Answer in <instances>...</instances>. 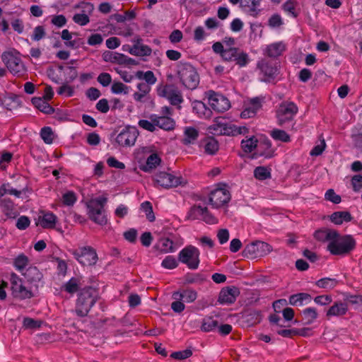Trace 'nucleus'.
<instances>
[{
  "mask_svg": "<svg viewBox=\"0 0 362 362\" xmlns=\"http://www.w3.org/2000/svg\"><path fill=\"white\" fill-rule=\"evenodd\" d=\"M317 240L327 243V250L334 255H343L350 252L356 245L351 235H341L329 228H321L315 231Z\"/></svg>",
  "mask_w": 362,
  "mask_h": 362,
  "instance_id": "1",
  "label": "nucleus"
},
{
  "mask_svg": "<svg viewBox=\"0 0 362 362\" xmlns=\"http://www.w3.org/2000/svg\"><path fill=\"white\" fill-rule=\"evenodd\" d=\"M177 74L182 84L189 90H194L199 83V76L189 63L180 62L177 65Z\"/></svg>",
  "mask_w": 362,
  "mask_h": 362,
  "instance_id": "2",
  "label": "nucleus"
},
{
  "mask_svg": "<svg viewBox=\"0 0 362 362\" xmlns=\"http://www.w3.org/2000/svg\"><path fill=\"white\" fill-rule=\"evenodd\" d=\"M98 298V291L93 287L82 289L78 296L76 313L83 317L88 314Z\"/></svg>",
  "mask_w": 362,
  "mask_h": 362,
  "instance_id": "3",
  "label": "nucleus"
},
{
  "mask_svg": "<svg viewBox=\"0 0 362 362\" xmlns=\"http://www.w3.org/2000/svg\"><path fill=\"white\" fill-rule=\"evenodd\" d=\"M107 202L106 197H100L92 199L87 203L89 217L95 223L101 226L107 224V220L104 210Z\"/></svg>",
  "mask_w": 362,
  "mask_h": 362,
  "instance_id": "4",
  "label": "nucleus"
},
{
  "mask_svg": "<svg viewBox=\"0 0 362 362\" xmlns=\"http://www.w3.org/2000/svg\"><path fill=\"white\" fill-rule=\"evenodd\" d=\"M197 296V292L192 288L175 291L172 295L174 301L171 304V308L174 312L180 313L185 309V303H192L196 300Z\"/></svg>",
  "mask_w": 362,
  "mask_h": 362,
  "instance_id": "5",
  "label": "nucleus"
},
{
  "mask_svg": "<svg viewBox=\"0 0 362 362\" xmlns=\"http://www.w3.org/2000/svg\"><path fill=\"white\" fill-rule=\"evenodd\" d=\"M1 60L7 69L14 75L21 74L25 71L23 62L20 54L16 50L4 52L1 54Z\"/></svg>",
  "mask_w": 362,
  "mask_h": 362,
  "instance_id": "6",
  "label": "nucleus"
},
{
  "mask_svg": "<svg viewBox=\"0 0 362 362\" xmlns=\"http://www.w3.org/2000/svg\"><path fill=\"white\" fill-rule=\"evenodd\" d=\"M69 252L81 264L84 266L93 265L98 260L95 251L88 246L81 247L76 250H70Z\"/></svg>",
  "mask_w": 362,
  "mask_h": 362,
  "instance_id": "7",
  "label": "nucleus"
},
{
  "mask_svg": "<svg viewBox=\"0 0 362 362\" xmlns=\"http://www.w3.org/2000/svg\"><path fill=\"white\" fill-rule=\"evenodd\" d=\"M12 295L19 299L30 298L33 296L31 288L16 274L11 276Z\"/></svg>",
  "mask_w": 362,
  "mask_h": 362,
  "instance_id": "8",
  "label": "nucleus"
},
{
  "mask_svg": "<svg viewBox=\"0 0 362 362\" xmlns=\"http://www.w3.org/2000/svg\"><path fill=\"white\" fill-rule=\"evenodd\" d=\"M199 251L194 246H188L179 253L180 261L185 264L189 269H196L199 264Z\"/></svg>",
  "mask_w": 362,
  "mask_h": 362,
  "instance_id": "9",
  "label": "nucleus"
},
{
  "mask_svg": "<svg viewBox=\"0 0 362 362\" xmlns=\"http://www.w3.org/2000/svg\"><path fill=\"white\" fill-rule=\"evenodd\" d=\"M298 108L293 102H283L276 110L278 123L282 126L285 122L291 121L298 112Z\"/></svg>",
  "mask_w": 362,
  "mask_h": 362,
  "instance_id": "10",
  "label": "nucleus"
},
{
  "mask_svg": "<svg viewBox=\"0 0 362 362\" xmlns=\"http://www.w3.org/2000/svg\"><path fill=\"white\" fill-rule=\"evenodd\" d=\"M158 95L165 98L171 105H179L183 102L181 91L173 84H167L158 89Z\"/></svg>",
  "mask_w": 362,
  "mask_h": 362,
  "instance_id": "11",
  "label": "nucleus"
},
{
  "mask_svg": "<svg viewBox=\"0 0 362 362\" xmlns=\"http://www.w3.org/2000/svg\"><path fill=\"white\" fill-rule=\"evenodd\" d=\"M154 181L164 188L176 187L186 184L182 177H177L166 172H160L154 175Z\"/></svg>",
  "mask_w": 362,
  "mask_h": 362,
  "instance_id": "12",
  "label": "nucleus"
},
{
  "mask_svg": "<svg viewBox=\"0 0 362 362\" xmlns=\"http://www.w3.org/2000/svg\"><path fill=\"white\" fill-rule=\"evenodd\" d=\"M222 59L226 62H235L240 66H245L249 62L248 54L237 47L226 48Z\"/></svg>",
  "mask_w": 362,
  "mask_h": 362,
  "instance_id": "13",
  "label": "nucleus"
},
{
  "mask_svg": "<svg viewBox=\"0 0 362 362\" xmlns=\"http://www.w3.org/2000/svg\"><path fill=\"white\" fill-rule=\"evenodd\" d=\"M208 99L211 108L218 112H223L230 107V101L226 97L213 90L208 92Z\"/></svg>",
  "mask_w": 362,
  "mask_h": 362,
  "instance_id": "14",
  "label": "nucleus"
},
{
  "mask_svg": "<svg viewBox=\"0 0 362 362\" xmlns=\"http://www.w3.org/2000/svg\"><path fill=\"white\" fill-rule=\"evenodd\" d=\"M272 251V247L264 242L257 241L247 245L245 248V253L251 257H263Z\"/></svg>",
  "mask_w": 362,
  "mask_h": 362,
  "instance_id": "15",
  "label": "nucleus"
},
{
  "mask_svg": "<svg viewBox=\"0 0 362 362\" xmlns=\"http://www.w3.org/2000/svg\"><path fill=\"white\" fill-rule=\"evenodd\" d=\"M139 131L135 127H127L117 135L116 142L122 146H131L135 144Z\"/></svg>",
  "mask_w": 362,
  "mask_h": 362,
  "instance_id": "16",
  "label": "nucleus"
},
{
  "mask_svg": "<svg viewBox=\"0 0 362 362\" xmlns=\"http://www.w3.org/2000/svg\"><path fill=\"white\" fill-rule=\"evenodd\" d=\"M230 193L228 189L217 188L211 192L209 202L213 207L218 209L225 206L230 200Z\"/></svg>",
  "mask_w": 362,
  "mask_h": 362,
  "instance_id": "17",
  "label": "nucleus"
},
{
  "mask_svg": "<svg viewBox=\"0 0 362 362\" xmlns=\"http://www.w3.org/2000/svg\"><path fill=\"white\" fill-rule=\"evenodd\" d=\"M234 124L227 122L224 117H216L209 129L215 134L231 136Z\"/></svg>",
  "mask_w": 362,
  "mask_h": 362,
  "instance_id": "18",
  "label": "nucleus"
},
{
  "mask_svg": "<svg viewBox=\"0 0 362 362\" xmlns=\"http://www.w3.org/2000/svg\"><path fill=\"white\" fill-rule=\"evenodd\" d=\"M76 8L83 9V13H76L73 16V21L75 23L83 26L90 22L88 14H90L94 10V6L89 2H81L76 6Z\"/></svg>",
  "mask_w": 362,
  "mask_h": 362,
  "instance_id": "19",
  "label": "nucleus"
},
{
  "mask_svg": "<svg viewBox=\"0 0 362 362\" xmlns=\"http://www.w3.org/2000/svg\"><path fill=\"white\" fill-rule=\"evenodd\" d=\"M190 215L194 218L203 219L207 224L214 225L218 223L216 218L210 214L206 207L194 206L190 210Z\"/></svg>",
  "mask_w": 362,
  "mask_h": 362,
  "instance_id": "20",
  "label": "nucleus"
},
{
  "mask_svg": "<svg viewBox=\"0 0 362 362\" xmlns=\"http://www.w3.org/2000/svg\"><path fill=\"white\" fill-rule=\"evenodd\" d=\"M240 294L237 287H226L221 290L218 301L221 305H228L234 303Z\"/></svg>",
  "mask_w": 362,
  "mask_h": 362,
  "instance_id": "21",
  "label": "nucleus"
},
{
  "mask_svg": "<svg viewBox=\"0 0 362 362\" xmlns=\"http://www.w3.org/2000/svg\"><path fill=\"white\" fill-rule=\"evenodd\" d=\"M262 101L263 98L259 97L250 99L247 107L241 112V117L246 119L255 117L257 111L262 108Z\"/></svg>",
  "mask_w": 362,
  "mask_h": 362,
  "instance_id": "22",
  "label": "nucleus"
},
{
  "mask_svg": "<svg viewBox=\"0 0 362 362\" xmlns=\"http://www.w3.org/2000/svg\"><path fill=\"white\" fill-rule=\"evenodd\" d=\"M257 67L261 70L262 73L268 78L265 81H269L270 79H274L279 74L277 66L264 59L258 62Z\"/></svg>",
  "mask_w": 362,
  "mask_h": 362,
  "instance_id": "23",
  "label": "nucleus"
},
{
  "mask_svg": "<svg viewBox=\"0 0 362 362\" xmlns=\"http://www.w3.org/2000/svg\"><path fill=\"white\" fill-rule=\"evenodd\" d=\"M156 128L158 127L165 131H172L175 127V121L167 115L153 114Z\"/></svg>",
  "mask_w": 362,
  "mask_h": 362,
  "instance_id": "24",
  "label": "nucleus"
},
{
  "mask_svg": "<svg viewBox=\"0 0 362 362\" xmlns=\"http://www.w3.org/2000/svg\"><path fill=\"white\" fill-rule=\"evenodd\" d=\"M255 155L267 158H270L274 156V150L272 148V143L268 139L259 141Z\"/></svg>",
  "mask_w": 362,
  "mask_h": 362,
  "instance_id": "25",
  "label": "nucleus"
},
{
  "mask_svg": "<svg viewBox=\"0 0 362 362\" xmlns=\"http://www.w3.org/2000/svg\"><path fill=\"white\" fill-rule=\"evenodd\" d=\"M141 39L137 38L135 41V44L129 49L130 54L135 56H149L151 54V49L147 46L141 43Z\"/></svg>",
  "mask_w": 362,
  "mask_h": 362,
  "instance_id": "26",
  "label": "nucleus"
},
{
  "mask_svg": "<svg viewBox=\"0 0 362 362\" xmlns=\"http://www.w3.org/2000/svg\"><path fill=\"white\" fill-rule=\"evenodd\" d=\"M32 103L42 112L47 115L54 113V109L48 103V100L42 98H33Z\"/></svg>",
  "mask_w": 362,
  "mask_h": 362,
  "instance_id": "27",
  "label": "nucleus"
},
{
  "mask_svg": "<svg viewBox=\"0 0 362 362\" xmlns=\"http://www.w3.org/2000/svg\"><path fill=\"white\" fill-rule=\"evenodd\" d=\"M103 59L105 62L117 63L119 64H126L127 57L122 54L106 51L103 54Z\"/></svg>",
  "mask_w": 362,
  "mask_h": 362,
  "instance_id": "28",
  "label": "nucleus"
},
{
  "mask_svg": "<svg viewBox=\"0 0 362 362\" xmlns=\"http://www.w3.org/2000/svg\"><path fill=\"white\" fill-rule=\"evenodd\" d=\"M57 216L52 212H45L42 211L38 215V221L36 223L37 226L40 224L42 226L49 225L54 226L56 224Z\"/></svg>",
  "mask_w": 362,
  "mask_h": 362,
  "instance_id": "29",
  "label": "nucleus"
},
{
  "mask_svg": "<svg viewBox=\"0 0 362 362\" xmlns=\"http://www.w3.org/2000/svg\"><path fill=\"white\" fill-rule=\"evenodd\" d=\"M285 49V44L282 42H278L268 45L266 49V54L269 57L276 58L280 56Z\"/></svg>",
  "mask_w": 362,
  "mask_h": 362,
  "instance_id": "30",
  "label": "nucleus"
},
{
  "mask_svg": "<svg viewBox=\"0 0 362 362\" xmlns=\"http://www.w3.org/2000/svg\"><path fill=\"white\" fill-rule=\"evenodd\" d=\"M330 221L335 225H341L352 219L351 214L348 211H336L329 216Z\"/></svg>",
  "mask_w": 362,
  "mask_h": 362,
  "instance_id": "31",
  "label": "nucleus"
},
{
  "mask_svg": "<svg viewBox=\"0 0 362 362\" xmlns=\"http://www.w3.org/2000/svg\"><path fill=\"white\" fill-rule=\"evenodd\" d=\"M348 308L347 305L344 303H336L327 312L328 317H338L346 314Z\"/></svg>",
  "mask_w": 362,
  "mask_h": 362,
  "instance_id": "32",
  "label": "nucleus"
},
{
  "mask_svg": "<svg viewBox=\"0 0 362 362\" xmlns=\"http://www.w3.org/2000/svg\"><path fill=\"white\" fill-rule=\"evenodd\" d=\"M13 265L16 269L23 274L30 267L29 259L25 255L20 254L15 258Z\"/></svg>",
  "mask_w": 362,
  "mask_h": 362,
  "instance_id": "33",
  "label": "nucleus"
},
{
  "mask_svg": "<svg viewBox=\"0 0 362 362\" xmlns=\"http://www.w3.org/2000/svg\"><path fill=\"white\" fill-rule=\"evenodd\" d=\"M199 136V132L194 127H188L185 129L182 143L185 145L194 144Z\"/></svg>",
  "mask_w": 362,
  "mask_h": 362,
  "instance_id": "34",
  "label": "nucleus"
},
{
  "mask_svg": "<svg viewBox=\"0 0 362 362\" xmlns=\"http://www.w3.org/2000/svg\"><path fill=\"white\" fill-rule=\"evenodd\" d=\"M311 300L310 295L305 293H300L292 295L289 298V303L292 305H303Z\"/></svg>",
  "mask_w": 362,
  "mask_h": 362,
  "instance_id": "35",
  "label": "nucleus"
},
{
  "mask_svg": "<svg viewBox=\"0 0 362 362\" xmlns=\"http://www.w3.org/2000/svg\"><path fill=\"white\" fill-rule=\"evenodd\" d=\"M218 322L211 317H204L202 322L201 329L205 332L215 330L218 327Z\"/></svg>",
  "mask_w": 362,
  "mask_h": 362,
  "instance_id": "36",
  "label": "nucleus"
},
{
  "mask_svg": "<svg viewBox=\"0 0 362 362\" xmlns=\"http://www.w3.org/2000/svg\"><path fill=\"white\" fill-rule=\"evenodd\" d=\"M80 285V279L78 278L72 277L63 285L62 288L67 293L74 294L78 290Z\"/></svg>",
  "mask_w": 362,
  "mask_h": 362,
  "instance_id": "37",
  "label": "nucleus"
},
{
  "mask_svg": "<svg viewBox=\"0 0 362 362\" xmlns=\"http://www.w3.org/2000/svg\"><path fill=\"white\" fill-rule=\"evenodd\" d=\"M158 249L163 253H170L175 251L173 243L169 238H161L158 244Z\"/></svg>",
  "mask_w": 362,
  "mask_h": 362,
  "instance_id": "38",
  "label": "nucleus"
},
{
  "mask_svg": "<svg viewBox=\"0 0 362 362\" xmlns=\"http://www.w3.org/2000/svg\"><path fill=\"white\" fill-rule=\"evenodd\" d=\"M136 76L139 79H142L146 81V84L153 85L156 82V78L151 71H148L146 72L139 71L136 73Z\"/></svg>",
  "mask_w": 362,
  "mask_h": 362,
  "instance_id": "39",
  "label": "nucleus"
},
{
  "mask_svg": "<svg viewBox=\"0 0 362 362\" xmlns=\"http://www.w3.org/2000/svg\"><path fill=\"white\" fill-rule=\"evenodd\" d=\"M29 281H36L40 280L42 274L35 267L30 266L28 269L23 274Z\"/></svg>",
  "mask_w": 362,
  "mask_h": 362,
  "instance_id": "40",
  "label": "nucleus"
},
{
  "mask_svg": "<svg viewBox=\"0 0 362 362\" xmlns=\"http://www.w3.org/2000/svg\"><path fill=\"white\" fill-rule=\"evenodd\" d=\"M241 146L245 153H251L255 148H257L258 141L255 136H252L247 140H243Z\"/></svg>",
  "mask_w": 362,
  "mask_h": 362,
  "instance_id": "41",
  "label": "nucleus"
},
{
  "mask_svg": "<svg viewBox=\"0 0 362 362\" xmlns=\"http://www.w3.org/2000/svg\"><path fill=\"white\" fill-rule=\"evenodd\" d=\"M270 136L276 141L285 143L291 141L290 136L285 131L279 129H274L271 131Z\"/></svg>",
  "mask_w": 362,
  "mask_h": 362,
  "instance_id": "42",
  "label": "nucleus"
},
{
  "mask_svg": "<svg viewBox=\"0 0 362 362\" xmlns=\"http://www.w3.org/2000/svg\"><path fill=\"white\" fill-rule=\"evenodd\" d=\"M150 120L140 119L138 122V125L144 130L150 132H154L156 131L155 120L153 114L149 117Z\"/></svg>",
  "mask_w": 362,
  "mask_h": 362,
  "instance_id": "43",
  "label": "nucleus"
},
{
  "mask_svg": "<svg viewBox=\"0 0 362 362\" xmlns=\"http://www.w3.org/2000/svg\"><path fill=\"white\" fill-rule=\"evenodd\" d=\"M218 150V141L212 137L208 138L205 141L204 151L210 155L215 154Z\"/></svg>",
  "mask_w": 362,
  "mask_h": 362,
  "instance_id": "44",
  "label": "nucleus"
},
{
  "mask_svg": "<svg viewBox=\"0 0 362 362\" xmlns=\"http://www.w3.org/2000/svg\"><path fill=\"white\" fill-rule=\"evenodd\" d=\"M254 176L257 180H264L271 177V172L264 166H259L255 169Z\"/></svg>",
  "mask_w": 362,
  "mask_h": 362,
  "instance_id": "45",
  "label": "nucleus"
},
{
  "mask_svg": "<svg viewBox=\"0 0 362 362\" xmlns=\"http://www.w3.org/2000/svg\"><path fill=\"white\" fill-rule=\"evenodd\" d=\"M337 284V281L335 279L323 278L316 282V285L322 288L332 289Z\"/></svg>",
  "mask_w": 362,
  "mask_h": 362,
  "instance_id": "46",
  "label": "nucleus"
},
{
  "mask_svg": "<svg viewBox=\"0 0 362 362\" xmlns=\"http://www.w3.org/2000/svg\"><path fill=\"white\" fill-rule=\"evenodd\" d=\"M303 315L306 323L313 322L317 317V313L315 308H308L303 310Z\"/></svg>",
  "mask_w": 362,
  "mask_h": 362,
  "instance_id": "47",
  "label": "nucleus"
},
{
  "mask_svg": "<svg viewBox=\"0 0 362 362\" xmlns=\"http://www.w3.org/2000/svg\"><path fill=\"white\" fill-rule=\"evenodd\" d=\"M40 136L45 144H51L54 140V133L52 128L45 127L40 131Z\"/></svg>",
  "mask_w": 362,
  "mask_h": 362,
  "instance_id": "48",
  "label": "nucleus"
},
{
  "mask_svg": "<svg viewBox=\"0 0 362 362\" xmlns=\"http://www.w3.org/2000/svg\"><path fill=\"white\" fill-rule=\"evenodd\" d=\"M296 5L297 2L296 0H288L282 5V8L293 18H296L298 16V13L296 12Z\"/></svg>",
  "mask_w": 362,
  "mask_h": 362,
  "instance_id": "49",
  "label": "nucleus"
},
{
  "mask_svg": "<svg viewBox=\"0 0 362 362\" xmlns=\"http://www.w3.org/2000/svg\"><path fill=\"white\" fill-rule=\"evenodd\" d=\"M141 210L145 213L146 218L152 222L155 220L152 205L149 202H144L141 204Z\"/></svg>",
  "mask_w": 362,
  "mask_h": 362,
  "instance_id": "50",
  "label": "nucleus"
},
{
  "mask_svg": "<svg viewBox=\"0 0 362 362\" xmlns=\"http://www.w3.org/2000/svg\"><path fill=\"white\" fill-rule=\"evenodd\" d=\"M114 19L117 23H123L125 21H129L134 19L136 18V12L133 10L132 11H127L124 12L123 15L122 14H115L113 16Z\"/></svg>",
  "mask_w": 362,
  "mask_h": 362,
  "instance_id": "51",
  "label": "nucleus"
},
{
  "mask_svg": "<svg viewBox=\"0 0 362 362\" xmlns=\"http://www.w3.org/2000/svg\"><path fill=\"white\" fill-rule=\"evenodd\" d=\"M0 206L6 215L11 214L15 208L13 202L7 197H4L0 199Z\"/></svg>",
  "mask_w": 362,
  "mask_h": 362,
  "instance_id": "52",
  "label": "nucleus"
},
{
  "mask_svg": "<svg viewBox=\"0 0 362 362\" xmlns=\"http://www.w3.org/2000/svg\"><path fill=\"white\" fill-rule=\"evenodd\" d=\"M192 356V350L191 349H186L185 350L173 352L170 357L176 360H184Z\"/></svg>",
  "mask_w": 362,
  "mask_h": 362,
  "instance_id": "53",
  "label": "nucleus"
},
{
  "mask_svg": "<svg viewBox=\"0 0 362 362\" xmlns=\"http://www.w3.org/2000/svg\"><path fill=\"white\" fill-rule=\"evenodd\" d=\"M111 90L115 94L124 93L126 95L129 93V87L121 82H115L112 85Z\"/></svg>",
  "mask_w": 362,
  "mask_h": 362,
  "instance_id": "54",
  "label": "nucleus"
},
{
  "mask_svg": "<svg viewBox=\"0 0 362 362\" xmlns=\"http://www.w3.org/2000/svg\"><path fill=\"white\" fill-rule=\"evenodd\" d=\"M41 321L35 320L30 317H25L23 319V325L25 329H36L40 327Z\"/></svg>",
  "mask_w": 362,
  "mask_h": 362,
  "instance_id": "55",
  "label": "nucleus"
},
{
  "mask_svg": "<svg viewBox=\"0 0 362 362\" xmlns=\"http://www.w3.org/2000/svg\"><path fill=\"white\" fill-rule=\"evenodd\" d=\"M76 201V196L74 192L69 191L62 196V202L64 205L72 206Z\"/></svg>",
  "mask_w": 362,
  "mask_h": 362,
  "instance_id": "56",
  "label": "nucleus"
},
{
  "mask_svg": "<svg viewBox=\"0 0 362 362\" xmlns=\"http://www.w3.org/2000/svg\"><path fill=\"white\" fill-rule=\"evenodd\" d=\"M46 32L45 28L42 25H38L34 28L31 38L34 41H39L44 38Z\"/></svg>",
  "mask_w": 362,
  "mask_h": 362,
  "instance_id": "57",
  "label": "nucleus"
},
{
  "mask_svg": "<svg viewBox=\"0 0 362 362\" xmlns=\"http://www.w3.org/2000/svg\"><path fill=\"white\" fill-rule=\"evenodd\" d=\"M161 265L163 267L168 269H173L177 266V262L175 258L173 256H167L162 262Z\"/></svg>",
  "mask_w": 362,
  "mask_h": 362,
  "instance_id": "58",
  "label": "nucleus"
},
{
  "mask_svg": "<svg viewBox=\"0 0 362 362\" xmlns=\"http://www.w3.org/2000/svg\"><path fill=\"white\" fill-rule=\"evenodd\" d=\"M325 199L332 202L334 204H339L341 202V197L337 194L334 189H329L325 193Z\"/></svg>",
  "mask_w": 362,
  "mask_h": 362,
  "instance_id": "59",
  "label": "nucleus"
},
{
  "mask_svg": "<svg viewBox=\"0 0 362 362\" xmlns=\"http://www.w3.org/2000/svg\"><path fill=\"white\" fill-rule=\"evenodd\" d=\"M97 81L99 83H100L103 86L107 87L112 82V77L108 73H101L97 78Z\"/></svg>",
  "mask_w": 362,
  "mask_h": 362,
  "instance_id": "60",
  "label": "nucleus"
},
{
  "mask_svg": "<svg viewBox=\"0 0 362 362\" xmlns=\"http://www.w3.org/2000/svg\"><path fill=\"white\" fill-rule=\"evenodd\" d=\"M351 185L355 192H358L362 188V175H356L351 178Z\"/></svg>",
  "mask_w": 362,
  "mask_h": 362,
  "instance_id": "61",
  "label": "nucleus"
},
{
  "mask_svg": "<svg viewBox=\"0 0 362 362\" xmlns=\"http://www.w3.org/2000/svg\"><path fill=\"white\" fill-rule=\"evenodd\" d=\"M160 162V159L157 154H151L148 156L146 160V165L149 168H154Z\"/></svg>",
  "mask_w": 362,
  "mask_h": 362,
  "instance_id": "62",
  "label": "nucleus"
},
{
  "mask_svg": "<svg viewBox=\"0 0 362 362\" xmlns=\"http://www.w3.org/2000/svg\"><path fill=\"white\" fill-rule=\"evenodd\" d=\"M66 21V18L64 15L54 16L51 20V23L59 28L65 25Z\"/></svg>",
  "mask_w": 362,
  "mask_h": 362,
  "instance_id": "63",
  "label": "nucleus"
},
{
  "mask_svg": "<svg viewBox=\"0 0 362 362\" xmlns=\"http://www.w3.org/2000/svg\"><path fill=\"white\" fill-rule=\"evenodd\" d=\"M283 24L282 19L279 14L272 15L269 19V25L272 28L279 27Z\"/></svg>",
  "mask_w": 362,
  "mask_h": 362,
  "instance_id": "64",
  "label": "nucleus"
}]
</instances>
